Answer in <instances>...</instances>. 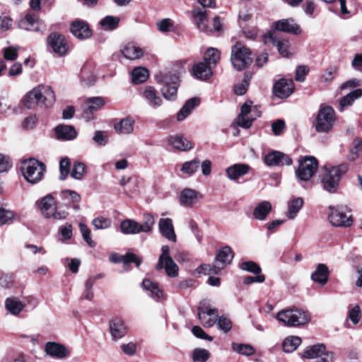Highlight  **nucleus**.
<instances>
[{"mask_svg":"<svg viewBox=\"0 0 362 362\" xmlns=\"http://www.w3.org/2000/svg\"><path fill=\"white\" fill-rule=\"evenodd\" d=\"M301 341L299 337L289 336L283 341V349L286 353H292L300 346Z\"/></svg>","mask_w":362,"mask_h":362,"instance_id":"obj_46","label":"nucleus"},{"mask_svg":"<svg viewBox=\"0 0 362 362\" xmlns=\"http://www.w3.org/2000/svg\"><path fill=\"white\" fill-rule=\"evenodd\" d=\"M193 76L202 81L207 80L212 76V68L204 62H200L192 68Z\"/></svg>","mask_w":362,"mask_h":362,"instance_id":"obj_31","label":"nucleus"},{"mask_svg":"<svg viewBox=\"0 0 362 362\" xmlns=\"http://www.w3.org/2000/svg\"><path fill=\"white\" fill-rule=\"evenodd\" d=\"M199 193L191 188H185L180 192L179 200L181 206L191 207L197 202Z\"/></svg>","mask_w":362,"mask_h":362,"instance_id":"obj_25","label":"nucleus"},{"mask_svg":"<svg viewBox=\"0 0 362 362\" xmlns=\"http://www.w3.org/2000/svg\"><path fill=\"white\" fill-rule=\"evenodd\" d=\"M232 349L241 355L250 356L254 354L255 350L250 344L232 343Z\"/></svg>","mask_w":362,"mask_h":362,"instance_id":"obj_51","label":"nucleus"},{"mask_svg":"<svg viewBox=\"0 0 362 362\" xmlns=\"http://www.w3.org/2000/svg\"><path fill=\"white\" fill-rule=\"evenodd\" d=\"M120 230L125 235L141 233L140 223L132 219H125L120 223Z\"/></svg>","mask_w":362,"mask_h":362,"instance_id":"obj_38","label":"nucleus"},{"mask_svg":"<svg viewBox=\"0 0 362 362\" xmlns=\"http://www.w3.org/2000/svg\"><path fill=\"white\" fill-rule=\"evenodd\" d=\"M193 21L197 28L202 32H208L209 30L207 27L208 17L205 9L199 7H194L192 11Z\"/></svg>","mask_w":362,"mask_h":362,"instance_id":"obj_23","label":"nucleus"},{"mask_svg":"<svg viewBox=\"0 0 362 362\" xmlns=\"http://www.w3.org/2000/svg\"><path fill=\"white\" fill-rule=\"evenodd\" d=\"M327 352V351H325V346L324 344H317L305 350L303 354V357L313 360L317 358L318 356H322V354H326Z\"/></svg>","mask_w":362,"mask_h":362,"instance_id":"obj_45","label":"nucleus"},{"mask_svg":"<svg viewBox=\"0 0 362 362\" xmlns=\"http://www.w3.org/2000/svg\"><path fill=\"white\" fill-rule=\"evenodd\" d=\"M79 228L86 243L91 247H95V243L91 239L90 228L84 223H79Z\"/></svg>","mask_w":362,"mask_h":362,"instance_id":"obj_58","label":"nucleus"},{"mask_svg":"<svg viewBox=\"0 0 362 362\" xmlns=\"http://www.w3.org/2000/svg\"><path fill=\"white\" fill-rule=\"evenodd\" d=\"M134 119L132 117L122 119L114 125L115 130L120 134H129L133 132Z\"/></svg>","mask_w":362,"mask_h":362,"instance_id":"obj_37","label":"nucleus"},{"mask_svg":"<svg viewBox=\"0 0 362 362\" xmlns=\"http://www.w3.org/2000/svg\"><path fill=\"white\" fill-rule=\"evenodd\" d=\"M347 170L348 166L346 164H341L330 168H325L320 179L322 189L331 194L336 193L341 177Z\"/></svg>","mask_w":362,"mask_h":362,"instance_id":"obj_2","label":"nucleus"},{"mask_svg":"<svg viewBox=\"0 0 362 362\" xmlns=\"http://www.w3.org/2000/svg\"><path fill=\"white\" fill-rule=\"evenodd\" d=\"M329 274L328 267L325 264H319L315 271L312 274L311 279L323 286L327 282Z\"/></svg>","mask_w":362,"mask_h":362,"instance_id":"obj_34","label":"nucleus"},{"mask_svg":"<svg viewBox=\"0 0 362 362\" xmlns=\"http://www.w3.org/2000/svg\"><path fill=\"white\" fill-rule=\"evenodd\" d=\"M334 122V109L331 106L321 107L317 117L316 131L318 132H327L332 129Z\"/></svg>","mask_w":362,"mask_h":362,"instance_id":"obj_12","label":"nucleus"},{"mask_svg":"<svg viewBox=\"0 0 362 362\" xmlns=\"http://www.w3.org/2000/svg\"><path fill=\"white\" fill-rule=\"evenodd\" d=\"M13 19L6 15L0 16V33L6 32L11 28Z\"/></svg>","mask_w":362,"mask_h":362,"instance_id":"obj_63","label":"nucleus"},{"mask_svg":"<svg viewBox=\"0 0 362 362\" xmlns=\"http://www.w3.org/2000/svg\"><path fill=\"white\" fill-rule=\"evenodd\" d=\"M276 318L287 327L300 326L308 321L306 313L296 308L279 311L276 315Z\"/></svg>","mask_w":362,"mask_h":362,"instance_id":"obj_7","label":"nucleus"},{"mask_svg":"<svg viewBox=\"0 0 362 362\" xmlns=\"http://www.w3.org/2000/svg\"><path fill=\"white\" fill-rule=\"evenodd\" d=\"M142 287L145 291H148V295L156 300H160L164 298L163 292L159 288L158 284L151 279H144L142 282Z\"/></svg>","mask_w":362,"mask_h":362,"instance_id":"obj_30","label":"nucleus"},{"mask_svg":"<svg viewBox=\"0 0 362 362\" xmlns=\"http://www.w3.org/2000/svg\"><path fill=\"white\" fill-rule=\"evenodd\" d=\"M158 229L160 234L168 241L173 243H175L177 241V235L175 234L171 218H160L158 221Z\"/></svg>","mask_w":362,"mask_h":362,"instance_id":"obj_19","label":"nucleus"},{"mask_svg":"<svg viewBox=\"0 0 362 362\" xmlns=\"http://www.w3.org/2000/svg\"><path fill=\"white\" fill-rule=\"evenodd\" d=\"M36 206L40 210L41 213L45 218H49V215L55 207L56 202L52 194H47L36 202Z\"/></svg>","mask_w":362,"mask_h":362,"instance_id":"obj_27","label":"nucleus"},{"mask_svg":"<svg viewBox=\"0 0 362 362\" xmlns=\"http://www.w3.org/2000/svg\"><path fill=\"white\" fill-rule=\"evenodd\" d=\"M264 163L269 167L284 165H291L292 164V159L287 154L279 151H271L263 157Z\"/></svg>","mask_w":362,"mask_h":362,"instance_id":"obj_15","label":"nucleus"},{"mask_svg":"<svg viewBox=\"0 0 362 362\" xmlns=\"http://www.w3.org/2000/svg\"><path fill=\"white\" fill-rule=\"evenodd\" d=\"M192 332L193 334L199 339H205L209 341H211L213 340V337L208 335L200 327L194 326L192 327Z\"/></svg>","mask_w":362,"mask_h":362,"instance_id":"obj_64","label":"nucleus"},{"mask_svg":"<svg viewBox=\"0 0 362 362\" xmlns=\"http://www.w3.org/2000/svg\"><path fill=\"white\" fill-rule=\"evenodd\" d=\"M120 18L117 16H107L100 21V25L105 30H113L119 26Z\"/></svg>","mask_w":362,"mask_h":362,"instance_id":"obj_48","label":"nucleus"},{"mask_svg":"<svg viewBox=\"0 0 362 362\" xmlns=\"http://www.w3.org/2000/svg\"><path fill=\"white\" fill-rule=\"evenodd\" d=\"M294 90V83L292 79L281 78L274 86V95L280 98H288Z\"/></svg>","mask_w":362,"mask_h":362,"instance_id":"obj_18","label":"nucleus"},{"mask_svg":"<svg viewBox=\"0 0 362 362\" xmlns=\"http://www.w3.org/2000/svg\"><path fill=\"white\" fill-rule=\"evenodd\" d=\"M168 143L173 148L179 151H188L192 148L193 145L191 141L182 136H171L168 139Z\"/></svg>","mask_w":362,"mask_h":362,"instance_id":"obj_36","label":"nucleus"},{"mask_svg":"<svg viewBox=\"0 0 362 362\" xmlns=\"http://www.w3.org/2000/svg\"><path fill=\"white\" fill-rule=\"evenodd\" d=\"M220 59V52L216 48H209L204 56V62L206 65L214 68L216 66L217 62Z\"/></svg>","mask_w":362,"mask_h":362,"instance_id":"obj_44","label":"nucleus"},{"mask_svg":"<svg viewBox=\"0 0 362 362\" xmlns=\"http://www.w3.org/2000/svg\"><path fill=\"white\" fill-rule=\"evenodd\" d=\"M110 259L115 263H123L125 265L134 262L139 267L141 264V259L134 253H127L124 255L114 254L110 255Z\"/></svg>","mask_w":362,"mask_h":362,"instance_id":"obj_33","label":"nucleus"},{"mask_svg":"<svg viewBox=\"0 0 362 362\" xmlns=\"http://www.w3.org/2000/svg\"><path fill=\"white\" fill-rule=\"evenodd\" d=\"M86 173V165L81 162H74L71 176L75 180H81Z\"/></svg>","mask_w":362,"mask_h":362,"instance_id":"obj_54","label":"nucleus"},{"mask_svg":"<svg viewBox=\"0 0 362 362\" xmlns=\"http://www.w3.org/2000/svg\"><path fill=\"white\" fill-rule=\"evenodd\" d=\"M303 199L301 197H293L288 202V211L286 216L289 219H293L303 205Z\"/></svg>","mask_w":362,"mask_h":362,"instance_id":"obj_41","label":"nucleus"},{"mask_svg":"<svg viewBox=\"0 0 362 362\" xmlns=\"http://www.w3.org/2000/svg\"><path fill=\"white\" fill-rule=\"evenodd\" d=\"M111 223L112 221L110 218L104 217L95 218L92 221L93 225L97 230L106 229L110 226Z\"/></svg>","mask_w":362,"mask_h":362,"instance_id":"obj_60","label":"nucleus"},{"mask_svg":"<svg viewBox=\"0 0 362 362\" xmlns=\"http://www.w3.org/2000/svg\"><path fill=\"white\" fill-rule=\"evenodd\" d=\"M56 137L59 140L70 141L77 136L76 129L71 125L59 124L54 129Z\"/></svg>","mask_w":362,"mask_h":362,"instance_id":"obj_24","label":"nucleus"},{"mask_svg":"<svg viewBox=\"0 0 362 362\" xmlns=\"http://www.w3.org/2000/svg\"><path fill=\"white\" fill-rule=\"evenodd\" d=\"M18 28L28 31L42 33L46 30V25L36 15L28 13L19 21Z\"/></svg>","mask_w":362,"mask_h":362,"instance_id":"obj_14","label":"nucleus"},{"mask_svg":"<svg viewBox=\"0 0 362 362\" xmlns=\"http://www.w3.org/2000/svg\"><path fill=\"white\" fill-rule=\"evenodd\" d=\"M109 329L113 340L120 339L127 333V327L120 317L112 319L109 323Z\"/></svg>","mask_w":362,"mask_h":362,"instance_id":"obj_20","label":"nucleus"},{"mask_svg":"<svg viewBox=\"0 0 362 362\" xmlns=\"http://www.w3.org/2000/svg\"><path fill=\"white\" fill-rule=\"evenodd\" d=\"M156 80L158 83L163 85L161 92L165 99L174 100L176 98L180 85L179 76L177 74L159 73L156 75Z\"/></svg>","mask_w":362,"mask_h":362,"instance_id":"obj_6","label":"nucleus"},{"mask_svg":"<svg viewBox=\"0 0 362 362\" xmlns=\"http://www.w3.org/2000/svg\"><path fill=\"white\" fill-rule=\"evenodd\" d=\"M265 42H271L277 47L279 54L284 57H288L291 54L289 51V42L287 40H278L273 33L265 36Z\"/></svg>","mask_w":362,"mask_h":362,"instance_id":"obj_28","label":"nucleus"},{"mask_svg":"<svg viewBox=\"0 0 362 362\" xmlns=\"http://www.w3.org/2000/svg\"><path fill=\"white\" fill-rule=\"evenodd\" d=\"M200 167L199 159H193L182 163L180 171L188 177L193 175Z\"/></svg>","mask_w":362,"mask_h":362,"instance_id":"obj_47","label":"nucleus"},{"mask_svg":"<svg viewBox=\"0 0 362 362\" xmlns=\"http://www.w3.org/2000/svg\"><path fill=\"white\" fill-rule=\"evenodd\" d=\"M250 165L243 163L234 164L226 168V173L230 180H237L240 177L248 173Z\"/></svg>","mask_w":362,"mask_h":362,"instance_id":"obj_26","label":"nucleus"},{"mask_svg":"<svg viewBox=\"0 0 362 362\" xmlns=\"http://www.w3.org/2000/svg\"><path fill=\"white\" fill-rule=\"evenodd\" d=\"M81 82L85 86H91L96 81V76L91 65L84 66L80 73Z\"/></svg>","mask_w":362,"mask_h":362,"instance_id":"obj_40","label":"nucleus"},{"mask_svg":"<svg viewBox=\"0 0 362 362\" xmlns=\"http://www.w3.org/2000/svg\"><path fill=\"white\" fill-rule=\"evenodd\" d=\"M251 76L248 74H245L241 83L238 85H236L234 88V92L238 95H244L248 88L250 84Z\"/></svg>","mask_w":362,"mask_h":362,"instance_id":"obj_55","label":"nucleus"},{"mask_svg":"<svg viewBox=\"0 0 362 362\" xmlns=\"http://www.w3.org/2000/svg\"><path fill=\"white\" fill-rule=\"evenodd\" d=\"M216 322L218 329L223 332H228L231 329L232 322L228 318L223 316L219 317L217 318Z\"/></svg>","mask_w":362,"mask_h":362,"instance_id":"obj_61","label":"nucleus"},{"mask_svg":"<svg viewBox=\"0 0 362 362\" xmlns=\"http://www.w3.org/2000/svg\"><path fill=\"white\" fill-rule=\"evenodd\" d=\"M45 351L50 356L59 359L64 358L69 355V351L64 345L57 342H47Z\"/></svg>","mask_w":362,"mask_h":362,"instance_id":"obj_22","label":"nucleus"},{"mask_svg":"<svg viewBox=\"0 0 362 362\" xmlns=\"http://www.w3.org/2000/svg\"><path fill=\"white\" fill-rule=\"evenodd\" d=\"M105 104V99L101 97H91L86 100L82 117L89 121L93 118L95 112L99 110Z\"/></svg>","mask_w":362,"mask_h":362,"instance_id":"obj_17","label":"nucleus"},{"mask_svg":"<svg viewBox=\"0 0 362 362\" xmlns=\"http://www.w3.org/2000/svg\"><path fill=\"white\" fill-rule=\"evenodd\" d=\"M275 28L279 31L299 34L301 32L300 27L293 23L291 19H282L275 23Z\"/></svg>","mask_w":362,"mask_h":362,"instance_id":"obj_32","label":"nucleus"},{"mask_svg":"<svg viewBox=\"0 0 362 362\" xmlns=\"http://www.w3.org/2000/svg\"><path fill=\"white\" fill-rule=\"evenodd\" d=\"M142 96L150 106L158 107L162 104V99L153 86H146L142 92Z\"/></svg>","mask_w":362,"mask_h":362,"instance_id":"obj_29","label":"nucleus"},{"mask_svg":"<svg viewBox=\"0 0 362 362\" xmlns=\"http://www.w3.org/2000/svg\"><path fill=\"white\" fill-rule=\"evenodd\" d=\"M272 209V204L268 201H262L259 203L253 210V216L255 219L264 221Z\"/></svg>","mask_w":362,"mask_h":362,"instance_id":"obj_35","label":"nucleus"},{"mask_svg":"<svg viewBox=\"0 0 362 362\" xmlns=\"http://www.w3.org/2000/svg\"><path fill=\"white\" fill-rule=\"evenodd\" d=\"M21 171L24 178L28 182L35 184L42 180L46 167L39 160L30 158L22 163Z\"/></svg>","mask_w":362,"mask_h":362,"instance_id":"obj_4","label":"nucleus"},{"mask_svg":"<svg viewBox=\"0 0 362 362\" xmlns=\"http://www.w3.org/2000/svg\"><path fill=\"white\" fill-rule=\"evenodd\" d=\"M361 95L362 90L360 88L355 89L346 94L339 101V110L342 112L345 107L351 105L354 100L361 97Z\"/></svg>","mask_w":362,"mask_h":362,"instance_id":"obj_42","label":"nucleus"},{"mask_svg":"<svg viewBox=\"0 0 362 362\" xmlns=\"http://www.w3.org/2000/svg\"><path fill=\"white\" fill-rule=\"evenodd\" d=\"M17 216L12 211L6 210L0 206V226L6 224Z\"/></svg>","mask_w":362,"mask_h":362,"instance_id":"obj_59","label":"nucleus"},{"mask_svg":"<svg viewBox=\"0 0 362 362\" xmlns=\"http://www.w3.org/2000/svg\"><path fill=\"white\" fill-rule=\"evenodd\" d=\"M252 104V101L248 100L242 105L240 112L235 121L239 127L248 129L251 127L253 121L260 116V112Z\"/></svg>","mask_w":362,"mask_h":362,"instance_id":"obj_8","label":"nucleus"},{"mask_svg":"<svg viewBox=\"0 0 362 362\" xmlns=\"http://www.w3.org/2000/svg\"><path fill=\"white\" fill-rule=\"evenodd\" d=\"M317 160L313 157H305L299 160L296 170L297 177L301 181H308L315 174L317 169Z\"/></svg>","mask_w":362,"mask_h":362,"instance_id":"obj_13","label":"nucleus"},{"mask_svg":"<svg viewBox=\"0 0 362 362\" xmlns=\"http://www.w3.org/2000/svg\"><path fill=\"white\" fill-rule=\"evenodd\" d=\"M122 53L126 59L135 60L141 57L144 52L139 47L133 43H129L124 47Z\"/></svg>","mask_w":362,"mask_h":362,"instance_id":"obj_39","label":"nucleus"},{"mask_svg":"<svg viewBox=\"0 0 362 362\" xmlns=\"http://www.w3.org/2000/svg\"><path fill=\"white\" fill-rule=\"evenodd\" d=\"M132 77L134 83H144L148 77V71L144 67H136L132 71Z\"/></svg>","mask_w":362,"mask_h":362,"instance_id":"obj_49","label":"nucleus"},{"mask_svg":"<svg viewBox=\"0 0 362 362\" xmlns=\"http://www.w3.org/2000/svg\"><path fill=\"white\" fill-rule=\"evenodd\" d=\"M328 220L329 223L337 227H349L353 221L347 209L341 206H329Z\"/></svg>","mask_w":362,"mask_h":362,"instance_id":"obj_9","label":"nucleus"},{"mask_svg":"<svg viewBox=\"0 0 362 362\" xmlns=\"http://www.w3.org/2000/svg\"><path fill=\"white\" fill-rule=\"evenodd\" d=\"M71 32L77 38L84 40L92 35V30L88 23L81 20L74 21L71 24Z\"/></svg>","mask_w":362,"mask_h":362,"instance_id":"obj_21","label":"nucleus"},{"mask_svg":"<svg viewBox=\"0 0 362 362\" xmlns=\"http://www.w3.org/2000/svg\"><path fill=\"white\" fill-rule=\"evenodd\" d=\"M211 357L209 351L202 348H196L192 351V359L193 362H206Z\"/></svg>","mask_w":362,"mask_h":362,"instance_id":"obj_50","label":"nucleus"},{"mask_svg":"<svg viewBox=\"0 0 362 362\" xmlns=\"http://www.w3.org/2000/svg\"><path fill=\"white\" fill-rule=\"evenodd\" d=\"M240 268L244 271L252 273L254 274H260L262 269L260 267L252 261L243 262L240 264Z\"/></svg>","mask_w":362,"mask_h":362,"instance_id":"obj_57","label":"nucleus"},{"mask_svg":"<svg viewBox=\"0 0 362 362\" xmlns=\"http://www.w3.org/2000/svg\"><path fill=\"white\" fill-rule=\"evenodd\" d=\"M161 255L158 258L156 265L158 270L164 269L167 275L170 277H175L178 275L179 267L170 255V247L163 245Z\"/></svg>","mask_w":362,"mask_h":362,"instance_id":"obj_11","label":"nucleus"},{"mask_svg":"<svg viewBox=\"0 0 362 362\" xmlns=\"http://www.w3.org/2000/svg\"><path fill=\"white\" fill-rule=\"evenodd\" d=\"M234 253L229 246H224L219 250L216 256V260L218 265L204 264L198 268L199 273L203 272L204 274H217L227 264H230L233 260Z\"/></svg>","mask_w":362,"mask_h":362,"instance_id":"obj_3","label":"nucleus"},{"mask_svg":"<svg viewBox=\"0 0 362 362\" xmlns=\"http://www.w3.org/2000/svg\"><path fill=\"white\" fill-rule=\"evenodd\" d=\"M5 307L11 314L18 315L23 310L25 305L16 298H8L5 301Z\"/></svg>","mask_w":362,"mask_h":362,"instance_id":"obj_43","label":"nucleus"},{"mask_svg":"<svg viewBox=\"0 0 362 362\" xmlns=\"http://www.w3.org/2000/svg\"><path fill=\"white\" fill-rule=\"evenodd\" d=\"M47 42L53 52L59 56H64L68 52V45L65 37L61 34L57 33L50 34Z\"/></svg>","mask_w":362,"mask_h":362,"instance_id":"obj_16","label":"nucleus"},{"mask_svg":"<svg viewBox=\"0 0 362 362\" xmlns=\"http://www.w3.org/2000/svg\"><path fill=\"white\" fill-rule=\"evenodd\" d=\"M155 224V218L151 214H144L143 216V223H140V230L143 233H150Z\"/></svg>","mask_w":362,"mask_h":362,"instance_id":"obj_53","label":"nucleus"},{"mask_svg":"<svg viewBox=\"0 0 362 362\" xmlns=\"http://www.w3.org/2000/svg\"><path fill=\"white\" fill-rule=\"evenodd\" d=\"M62 195L64 199L70 200L73 204V208L77 211L79 209V202L81 196L76 192L67 189L62 192Z\"/></svg>","mask_w":362,"mask_h":362,"instance_id":"obj_52","label":"nucleus"},{"mask_svg":"<svg viewBox=\"0 0 362 362\" xmlns=\"http://www.w3.org/2000/svg\"><path fill=\"white\" fill-rule=\"evenodd\" d=\"M362 141L359 139H355L353 141V148L350 149L349 159L356 160L358 156V153L361 150Z\"/></svg>","mask_w":362,"mask_h":362,"instance_id":"obj_62","label":"nucleus"},{"mask_svg":"<svg viewBox=\"0 0 362 362\" xmlns=\"http://www.w3.org/2000/svg\"><path fill=\"white\" fill-rule=\"evenodd\" d=\"M59 170L60 180H65L68 177L69 174L71 173V164L69 158H64L61 159L59 162Z\"/></svg>","mask_w":362,"mask_h":362,"instance_id":"obj_56","label":"nucleus"},{"mask_svg":"<svg viewBox=\"0 0 362 362\" xmlns=\"http://www.w3.org/2000/svg\"><path fill=\"white\" fill-rule=\"evenodd\" d=\"M252 53L249 48L236 42L231 48L230 61L235 69L242 71L252 62Z\"/></svg>","mask_w":362,"mask_h":362,"instance_id":"obj_5","label":"nucleus"},{"mask_svg":"<svg viewBox=\"0 0 362 362\" xmlns=\"http://www.w3.org/2000/svg\"><path fill=\"white\" fill-rule=\"evenodd\" d=\"M218 310L212 308L208 300H202L198 307V317L204 327H211L216 322Z\"/></svg>","mask_w":362,"mask_h":362,"instance_id":"obj_10","label":"nucleus"},{"mask_svg":"<svg viewBox=\"0 0 362 362\" xmlns=\"http://www.w3.org/2000/svg\"><path fill=\"white\" fill-rule=\"evenodd\" d=\"M55 101V95L49 86H38L29 91L23 98L24 105L28 109L36 106L49 107Z\"/></svg>","mask_w":362,"mask_h":362,"instance_id":"obj_1","label":"nucleus"}]
</instances>
